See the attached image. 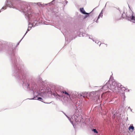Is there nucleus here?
Listing matches in <instances>:
<instances>
[{"label": "nucleus", "instance_id": "1", "mask_svg": "<svg viewBox=\"0 0 135 135\" xmlns=\"http://www.w3.org/2000/svg\"><path fill=\"white\" fill-rule=\"evenodd\" d=\"M117 84L115 82H113L112 83V85H111L109 87L110 89L112 90L114 92L117 93L118 92V89L117 87H116Z\"/></svg>", "mask_w": 135, "mask_h": 135}, {"label": "nucleus", "instance_id": "2", "mask_svg": "<svg viewBox=\"0 0 135 135\" xmlns=\"http://www.w3.org/2000/svg\"><path fill=\"white\" fill-rule=\"evenodd\" d=\"M80 11L83 14H89L88 13H86L85 11L83 8H81L80 9Z\"/></svg>", "mask_w": 135, "mask_h": 135}, {"label": "nucleus", "instance_id": "3", "mask_svg": "<svg viewBox=\"0 0 135 135\" xmlns=\"http://www.w3.org/2000/svg\"><path fill=\"white\" fill-rule=\"evenodd\" d=\"M135 19V16H133V15H132V16L131 17H128V20L131 21L132 20H134Z\"/></svg>", "mask_w": 135, "mask_h": 135}, {"label": "nucleus", "instance_id": "4", "mask_svg": "<svg viewBox=\"0 0 135 135\" xmlns=\"http://www.w3.org/2000/svg\"><path fill=\"white\" fill-rule=\"evenodd\" d=\"M87 93L85 92L84 93H82L81 94V95H80V96H82L84 98H85L87 97Z\"/></svg>", "mask_w": 135, "mask_h": 135}, {"label": "nucleus", "instance_id": "5", "mask_svg": "<svg viewBox=\"0 0 135 135\" xmlns=\"http://www.w3.org/2000/svg\"><path fill=\"white\" fill-rule=\"evenodd\" d=\"M7 5L10 7H12L13 6V5L11 2H7Z\"/></svg>", "mask_w": 135, "mask_h": 135}, {"label": "nucleus", "instance_id": "6", "mask_svg": "<svg viewBox=\"0 0 135 135\" xmlns=\"http://www.w3.org/2000/svg\"><path fill=\"white\" fill-rule=\"evenodd\" d=\"M102 16H103V13L102 12H101L100 13L98 17L97 20L95 21V22H97V21L100 18V17H102Z\"/></svg>", "mask_w": 135, "mask_h": 135}, {"label": "nucleus", "instance_id": "7", "mask_svg": "<svg viewBox=\"0 0 135 135\" xmlns=\"http://www.w3.org/2000/svg\"><path fill=\"white\" fill-rule=\"evenodd\" d=\"M128 129L129 130H130L131 129H132L133 131L134 130V127L133 126H130L129 127Z\"/></svg>", "mask_w": 135, "mask_h": 135}, {"label": "nucleus", "instance_id": "8", "mask_svg": "<svg viewBox=\"0 0 135 135\" xmlns=\"http://www.w3.org/2000/svg\"><path fill=\"white\" fill-rule=\"evenodd\" d=\"M93 131L94 132V133H98V131L96 130L95 129H92Z\"/></svg>", "mask_w": 135, "mask_h": 135}, {"label": "nucleus", "instance_id": "9", "mask_svg": "<svg viewBox=\"0 0 135 135\" xmlns=\"http://www.w3.org/2000/svg\"><path fill=\"white\" fill-rule=\"evenodd\" d=\"M38 100H40L41 101V100H42V98H41L40 97L38 98Z\"/></svg>", "mask_w": 135, "mask_h": 135}, {"label": "nucleus", "instance_id": "10", "mask_svg": "<svg viewBox=\"0 0 135 135\" xmlns=\"http://www.w3.org/2000/svg\"><path fill=\"white\" fill-rule=\"evenodd\" d=\"M61 92H62L63 93H64L65 94H67V92L65 91H62Z\"/></svg>", "mask_w": 135, "mask_h": 135}, {"label": "nucleus", "instance_id": "11", "mask_svg": "<svg viewBox=\"0 0 135 135\" xmlns=\"http://www.w3.org/2000/svg\"><path fill=\"white\" fill-rule=\"evenodd\" d=\"M80 95H81V94H79L78 95V97H79L82 96H80Z\"/></svg>", "mask_w": 135, "mask_h": 135}, {"label": "nucleus", "instance_id": "12", "mask_svg": "<svg viewBox=\"0 0 135 135\" xmlns=\"http://www.w3.org/2000/svg\"><path fill=\"white\" fill-rule=\"evenodd\" d=\"M2 9H6V6L3 7L2 8Z\"/></svg>", "mask_w": 135, "mask_h": 135}, {"label": "nucleus", "instance_id": "13", "mask_svg": "<svg viewBox=\"0 0 135 135\" xmlns=\"http://www.w3.org/2000/svg\"><path fill=\"white\" fill-rule=\"evenodd\" d=\"M67 94V95H68L69 96V97H70V95L67 93V94Z\"/></svg>", "mask_w": 135, "mask_h": 135}]
</instances>
